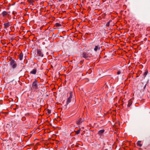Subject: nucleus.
I'll list each match as a JSON object with an SVG mask.
<instances>
[{
    "instance_id": "20e7f679",
    "label": "nucleus",
    "mask_w": 150,
    "mask_h": 150,
    "mask_svg": "<svg viewBox=\"0 0 150 150\" xmlns=\"http://www.w3.org/2000/svg\"><path fill=\"white\" fill-rule=\"evenodd\" d=\"M42 50L40 49H38L37 50V54L39 57H43V54L42 52Z\"/></svg>"
},
{
    "instance_id": "b1692460",
    "label": "nucleus",
    "mask_w": 150,
    "mask_h": 150,
    "mask_svg": "<svg viewBox=\"0 0 150 150\" xmlns=\"http://www.w3.org/2000/svg\"><path fill=\"white\" fill-rule=\"evenodd\" d=\"M13 15H15V14L16 13H14V12H13Z\"/></svg>"
},
{
    "instance_id": "6e6552de",
    "label": "nucleus",
    "mask_w": 150,
    "mask_h": 150,
    "mask_svg": "<svg viewBox=\"0 0 150 150\" xmlns=\"http://www.w3.org/2000/svg\"><path fill=\"white\" fill-rule=\"evenodd\" d=\"M105 130L104 129H102L98 131V134L100 136H101L103 134Z\"/></svg>"
},
{
    "instance_id": "412c9836",
    "label": "nucleus",
    "mask_w": 150,
    "mask_h": 150,
    "mask_svg": "<svg viewBox=\"0 0 150 150\" xmlns=\"http://www.w3.org/2000/svg\"><path fill=\"white\" fill-rule=\"evenodd\" d=\"M121 73V72L120 71H118L117 72V74H120Z\"/></svg>"
},
{
    "instance_id": "5701e85b",
    "label": "nucleus",
    "mask_w": 150,
    "mask_h": 150,
    "mask_svg": "<svg viewBox=\"0 0 150 150\" xmlns=\"http://www.w3.org/2000/svg\"><path fill=\"white\" fill-rule=\"evenodd\" d=\"M83 63V61H81L80 62V64H82Z\"/></svg>"
},
{
    "instance_id": "dca6fc26",
    "label": "nucleus",
    "mask_w": 150,
    "mask_h": 150,
    "mask_svg": "<svg viewBox=\"0 0 150 150\" xmlns=\"http://www.w3.org/2000/svg\"><path fill=\"white\" fill-rule=\"evenodd\" d=\"M73 96V93L72 92H71L70 93V96L69 97L70 98H72Z\"/></svg>"
},
{
    "instance_id": "a878e982",
    "label": "nucleus",
    "mask_w": 150,
    "mask_h": 150,
    "mask_svg": "<svg viewBox=\"0 0 150 150\" xmlns=\"http://www.w3.org/2000/svg\"><path fill=\"white\" fill-rule=\"evenodd\" d=\"M1 50H0V53H1Z\"/></svg>"
},
{
    "instance_id": "bb28decb",
    "label": "nucleus",
    "mask_w": 150,
    "mask_h": 150,
    "mask_svg": "<svg viewBox=\"0 0 150 150\" xmlns=\"http://www.w3.org/2000/svg\"><path fill=\"white\" fill-rule=\"evenodd\" d=\"M1 26H2V25H0V27H1Z\"/></svg>"
},
{
    "instance_id": "6ab92c4d",
    "label": "nucleus",
    "mask_w": 150,
    "mask_h": 150,
    "mask_svg": "<svg viewBox=\"0 0 150 150\" xmlns=\"http://www.w3.org/2000/svg\"><path fill=\"white\" fill-rule=\"evenodd\" d=\"M131 104H132V103H130V102H129L128 103V104L127 105V106L128 107H129L130 106V105H131Z\"/></svg>"
},
{
    "instance_id": "cd10ccee",
    "label": "nucleus",
    "mask_w": 150,
    "mask_h": 150,
    "mask_svg": "<svg viewBox=\"0 0 150 150\" xmlns=\"http://www.w3.org/2000/svg\"><path fill=\"white\" fill-rule=\"evenodd\" d=\"M1 30V29H0V31Z\"/></svg>"
},
{
    "instance_id": "f03ea898",
    "label": "nucleus",
    "mask_w": 150,
    "mask_h": 150,
    "mask_svg": "<svg viewBox=\"0 0 150 150\" xmlns=\"http://www.w3.org/2000/svg\"><path fill=\"white\" fill-rule=\"evenodd\" d=\"M38 82L35 79V81L32 84V90L33 91H37L38 90Z\"/></svg>"
},
{
    "instance_id": "9d476101",
    "label": "nucleus",
    "mask_w": 150,
    "mask_h": 150,
    "mask_svg": "<svg viewBox=\"0 0 150 150\" xmlns=\"http://www.w3.org/2000/svg\"><path fill=\"white\" fill-rule=\"evenodd\" d=\"M8 13V12L5 11H4L2 12V14L3 17H5L7 15Z\"/></svg>"
},
{
    "instance_id": "4468645a",
    "label": "nucleus",
    "mask_w": 150,
    "mask_h": 150,
    "mask_svg": "<svg viewBox=\"0 0 150 150\" xmlns=\"http://www.w3.org/2000/svg\"><path fill=\"white\" fill-rule=\"evenodd\" d=\"M148 71L147 70H145V71L144 74L143 75L144 76V77H146V75L148 73Z\"/></svg>"
},
{
    "instance_id": "0eeeda50",
    "label": "nucleus",
    "mask_w": 150,
    "mask_h": 150,
    "mask_svg": "<svg viewBox=\"0 0 150 150\" xmlns=\"http://www.w3.org/2000/svg\"><path fill=\"white\" fill-rule=\"evenodd\" d=\"M83 120L81 118H79L78 121H77L76 123L78 125H80L81 123H82Z\"/></svg>"
},
{
    "instance_id": "a211bd4d",
    "label": "nucleus",
    "mask_w": 150,
    "mask_h": 150,
    "mask_svg": "<svg viewBox=\"0 0 150 150\" xmlns=\"http://www.w3.org/2000/svg\"><path fill=\"white\" fill-rule=\"evenodd\" d=\"M110 21H108L106 23V26H107V27H108L109 26V25H110Z\"/></svg>"
},
{
    "instance_id": "423d86ee",
    "label": "nucleus",
    "mask_w": 150,
    "mask_h": 150,
    "mask_svg": "<svg viewBox=\"0 0 150 150\" xmlns=\"http://www.w3.org/2000/svg\"><path fill=\"white\" fill-rule=\"evenodd\" d=\"M100 47L99 45H96L94 48V50L96 52H97L100 50Z\"/></svg>"
},
{
    "instance_id": "f3484780",
    "label": "nucleus",
    "mask_w": 150,
    "mask_h": 150,
    "mask_svg": "<svg viewBox=\"0 0 150 150\" xmlns=\"http://www.w3.org/2000/svg\"><path fill=\"white\" fill-rule=\"evenodd\" d=\"M56 25L57 27H60L61 26V25L58 23H56Z\"/></svg>"
},
{
    "instance_id": "ddd939ff",
    "label": "nucleus",
    "mask_w": 150,
    "mask_h": 150,
    "mask_svg": "<svg viewBox=\"0 0 150 150\" xmlns=\"http://www.w3.org/2000/svg\"><path fill=\"white\" fill-rule=\"evenodd\" d=\"M71 98H69L67 101V104L68 105V104L71 102Z\"/></svg>"
},
{
    "instance_id": "39448f33",
    "label": "nucleus",
    "mask_w": 150,
    "mask_h": 150,
    "mask_svg": "<svg viewBox=\"0 0 150 150\" xmlns=\"http://www.w3.org/2000/svg\"><path fill=\"white\" fill-rule=\"evenodd\" d=\"M11 25V23L9 22H7V23H4V25L5 27L4 28H6L8 27Z\"/></svg>"
},
{
    "instance_id": "f8f14e48",
    "label": "nucleus",
    "mask_w": 150,
    "mask_h": 150,
    "mask_svg": "<svg viewBox=\"0 0 150 150\" xmlns=\"http://www.w3.org/2000/svg\"><path fill=\"white\" fill-rule=\"evenodd\" d=\"M141 142L140 141H138L137 142V146L141 147L142 146V144H141Z\"/></svg>"
},
{
    "instance_id": "f257e3e1",
    "label": "nucleus",
    "mask_w": 150,
    "mask_h": 150,
    "mask_svg": "<svg viewBox=\"0 0 150 150\" xmlns=\"http://www.w3.org/2000/svg\"><path fill=\"white\" fill-rule=\"evenodd\" d=\"M10 65L13 70L15 69L17 67V63L13 59L10 61Z\"/></svg>"
},
{
    "instance_id": "1a4fd4ad",
    "label": "nucleus",
    "mask_w": 150,
    "mask_h": 150,
    "mask_svg": "<svg viewBox=\"0 0 150 150\" xmlns=\"http://www.w3.org/2000/svg\"><path fill=\"white\" fill-rule=\"evenodd\" d=\"M37 69H34L32 71H30V73L32 74H35L37 72Z\"/></svg>"
},
{
    "instance_id": "4be33fe9",
    "label": "nucleus",
    "mask_w": 150,
    "mask_h": 150,
    "mask_svg": "<svg viewBox=\"0 0 150 150\" xmlns=\"http://www.w3.org/2000/svg\"><path fill=\"white\" fill-rule=\"evenodd\" d=\"M25 117H22V120H25Z\"/></svg>"
},
{
    "instance_id": "7ed1b4c3",
    "label": "nucleus",
    "mask_w": 150,
    "mask_h": 150,
    "mask_svg": "<svg viewBox=\"0 0 150 150\" xmlns=\"http://www.w3.org/2000/svg\"><path fill=\"white\" fill-rule=\"evenodd\" d=\"M91 54H89V53H88L84 52L82 54V57L86 59L89 60L90 59L91 57Z\"/></svg>"
},
{
    "instance_id": "2eb2a0df",
    "label": "nucleus",
    "mask_w": 150,
    "mask_h": 150,
    "mask_svg": "<svg viewBox=\"0 0 150 150\" xmlns=\"http://www.w3.org/2000/svg\"><path fill=\"white\" fill-rule=\"evenodd\" d=\"M80 130H81V129H79L77 131H75L76 134H79L80 132Z\"/></svg>"
},
{
    "instance_id": "393cba45",
    "label": "nucleus",
    "mask_w": 150,
    "mask_h": 150,
    "mask_svg": "<svg viewBox=\"0 0 150 150\" xmlns=\"http://www.w3.org/2000/svg\"><path fill=\"white\" fill-rule=\"evenodd\" d=\"M146 85H145L144 86V88H145L146 87Z\"/></svg>"
},
{
    "instance_id": "aec40b11",
    "label": "nucleus",
    "mask_w": 150,
    "mask_h": 150,
    "mask_svg": "<svg viewBox=\"0 0 150 150\" xmlns=\"http://www.w3.org/2000/svg\"><path fill=\"white\" fill-rule=\"evenodd\" d=\"M51 111L50 110L48 109L47 110V112L48 114H50L51 113Z\"/></svg>"
},
{
    "instance_id": "9b49d317",
    "label": "nucleus",
    "mask_w": 150,
    "mask_h": 150,
    "mask_svg": "<svg viewBox=\"0 0 150 150\" xmlns=\"http://www.w3.org/2000/svg\"><path fill=\"white\" fill-rule=\"evenodd\" d=\"M23 57V54L21 52V54L19 55V59L21 60L22 59Z\"/></svg>"
}]
</instances>
